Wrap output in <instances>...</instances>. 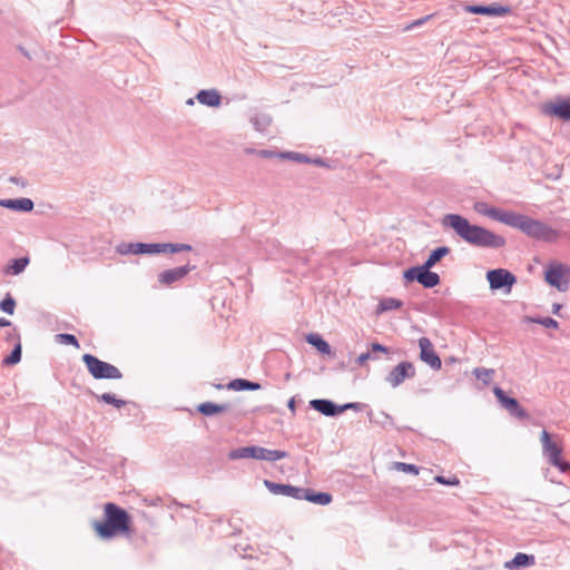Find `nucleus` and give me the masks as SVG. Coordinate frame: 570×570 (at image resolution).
<instances>
[{"label":"nucleus","instance_id":"ea45409f","mask_svg":"<svg viewBox=\"0 0 570 570\" xmlns=\"http://www.w3.org/2000/svg\"><path fill=\"white\" fill-rule=\"evenodd\" d=\"M365 406H366V404L358 403V402L345 403V404L340 405V414L344 413L346 410L360 411Z\"/></svg>","mask_w":570,"mask_h":570},{"label":"nucleus","instance_id":"f8f14e48","mask_svg":"<svg viewBox=\"0 0 570 570\" xmlns=\"http://www.w3.org/2000/svg\"><path fill=\"white\" fill-rule=\"evenodd\" d=\"M415 367L412 362L403 361L394 366L385 377L393 389L400 386L405 380L413 379L415 376Z\"/></svg>","mask_w":570,"mask_h":570},{"label":"nucleus","instance_id":"6e6552de","mask_svg":"<svg viewBox=\"0 0 570 570\" xmlns=\"http://www.w3.org/2000/svg\"><path fill=\"white\" fill-rule=\"evenodd\" d=\"M403 278L405 282H417L425 288H433L441 283L440 275L423 264L405 269Z\"/></svg>","mask_w":570,"mask_h":570},{"label":"nucleus","instance_id":"6ab92c4d","mask_svg":"<svg viewBox=\"0 0 570 570\" xmlns=\"http://www.w3.org/2000/svg\"><path fill=\"white\" fill-rule=\"evenodd\" d=\"M309 406L325 416L340 415V405L328 399H314L309 401Z\"/></svg>","mask_w":570,"mask_h":570},{"label":"nucleus","instance_id":"8fccbe9b","mask_svg":"<svg viewBox=\"0 0 570 570\" xmlns=\"http://www.w3.org/2000/svg\"><path fill=\"white\" fill-rule=\"evenodd\" d=\"M11 325H12L11 321H9L4 317H0V327H9Z\"/></svg>","mask_w":570,"mask_h":570},{"label":"nucleus","instance_id":"c85d7f7f","mask_svg":"<svg viewBox=\"0 0 570 570\" xmlns=\"http://www.w3.org/2000/svg\"><path fill=\"white\" fill-rule=\"evenodd\" d=\"M450 247L448 246H439L431 250L429 257L423 263L424 266L432 268L436 263H439L443 257H445L450 253Z\"/></svg>","mask_w":570,"mask_h":570},{"label":"nucleus","instance_id":"a19ab883","mask_svg":"<svg viewBox=\"0 0 570 570\" xmlns=\"http://www.w3.org/2000/svg\"><path fill=\"white\" fill-rule=\"evenodd\" d=\"M434 480L440 483V484H444V485H458L460 483L459 479L453 476V478H446V476H443V475H436L434 478Z\"/></svg>","mask_w":570,"mask_h":570},{"label":"nucleus","instance_id":"a211bd4d","mask_svg":"<svg viewBox=\"0 0 570 570\" xmlns=\"http://www.w3.org/2000/svg\"><path fill=\"white\" fill-rule=\"evenodd\" d=\"M264 485L273 494L289 497L296 500H302L304 493V488L294 487L292 484L285 483H276L269 480H264Z\"/></svg>","mask_w":570,"mask_h":570},{"label":"nucleus","instance_id":"4468645a","mask_svg":"<svg viewBox=\"0 0 570 570\" xmlns=\"http://www.w3.org/2000/svg\"><path fill=\"white\" fill-rule=\"evenodd\" d=\"M195 268V265L186 264L184 266L166 269L158 274L157 281L160 286L170 287L185 278Z\"/></svg>","mask_w":570,"mask_h":570},{"label":"nucleus","instance_id":"c756f323","mask_svg":"<svg viewBox=\"0 0 570 570\" xmlns=\"http://www.w3.org/2000/svg\"><path fill=\"white\" fill-rule=\"evenodd\" d=\"M367 416H368L370 422L375 423V424L382 426L383 429L395 428L393 417L385 412H380V414L377 416H374L373 411L370 410L367 413Z\"/></svg>","mask_w":570,"mask_h":570},{"label":"nucleus","instance_id":"f704fd0d","mask_svg":"<svg viewBox=\"0 0 570 570\" xmlns=\"http://www.w3.org/2000/svg\"><path fill=\"white\" fill-rule=\"evenodd\" d=\"M473 374L484 385H488L491 382V380H492V377L494 375V370H492V368H484V367H475L474 371H473Z\"/></svg>","mask_w":570,"mask_h":570},{"label":"nucleus","instance_id":"49530a36","mask_svg":"<svg viewBox=\"0 0 570 570\" xmlns=\"http://www.w3.org/2000/svg\"><path fill=\"white\" fill-rule=\"evenodd\" d=\"M9 180H10L11 183L16 184V185L21 186V187L27 186V181H26V179H24V178H22V177L11 176V177L9 178Z\"/></svg>","mask_w":570,"mask_h":570},{"label":"nucleus","instance_id":"b1692460","mask_svg":"<svg viewBox=\"0 0 570 570\" xmlns=\"http://www.w3.org/2000/svg\"><path fill=\"white\" fill-rule=\"evenodd\" d=\"M230 409L228 403L217 404L214 402H204L197 406L198 413L204 416H213L223 412H226Z\"/></svg>","mask_w":570,"mask_h":570},{"label":"nucleus","instance_id":"412c9836","mask_svg":"<svg viewBox=\"0 0 570 570\" xmlns=\"http://www.w3.org/2000/svg\"><path fill=\"white\" fill-rule=\"evenodd\" d=\"M196 99L199 104L212 108L222 105V96L217 89H202L197 92Z\"/></svg>","mask_w":570,"mask_h":570},{"label":"nucleus","instance_id":"72a5a7b5","mask_svg":"<svg viewBox=\"0 0 570 570\" xmlns=\"http://www.w3.org/2000/svg\"><path fill=\"white\" fill-rule=\"evenodd\" d=\"M277 156L282 159H288V160L303 163V164L309 163V160H311V157H308L304 154H301V153H295V151H283V153H278Z\"/></svg>","mask_w":570,"mask_h":570},{"label":"nucleus","instance_id":"cd10ccee","mask_svg":"<svg viewBox=\"0 0 570 570\" xmlns=\"http://www.w3.org/2000/svg\"><path fill=\"white\" fill-rule=\"evenodd\" d=\"M22 355V345H21V336L20 334H16V343L8 356L2 360V364L6 366H12L18 364L21 361Z\"/></svg>","mask_w":570,"mask_h":570},{"label":"nucleus","instance_id":"4be33fe9","mask_svg":"<svg viewBox=\"0 0 570 570\" xmlns=\"http://www.w3.org/2000/svg\"><path fill=\"white\" fill-rule=\"evenodd\" d=\"M535 558L533 554L518 552L510 561L505 562V568L509 570H521L533 566Z\"/></svg>","mask_w":570,"mask_h":570},{"label":"nucleus","instance_id":"393cba45","mask_svg":"<svg viewBox=\"0 0 570 570\" xmlns=\"http://www.w3.org/2000/svg\"><path fill=\"white\" fill-rule=\"evenodd\" d=\"M306 342L315 347L321 354L330 355L332 353V347L328 342L317 333L307 334Z\"/></svg>","mask_w":570,"mask_h":570},{"label":"nucleus","instance_id":"de8ad7c7","mask_svg":"<svg viewBox=\"0 0 570 570\" xmlns=\"http://www.w3.org/2000/svg\"><path fill=\"white\" fill-rule=\"evenodd\" d=\"M16 334H20L17 328H14L12 332H8L6 335V341L7 342L16 341Z\"/></svg>","mask_w":570,"mask_h":570},{"label":"nucleus","instance_id":"864d4df0","mask_svg":"<svg viewBox=\"0 0 570 570\" xmlns=\"http://www.w3.org/2000/svg\"><path fill=\"white\" fill-rule=\"evenodd\" d=\"M187 105L193 106V105H194V99H193V98H189V99L187 100Z\"/></svg>","mask_w":570,"mask_h":570},{"label":"nucleus","instance_id":"f3484780","mask_svg":"<svg viewBox=\"0 0 570 570\" xmlns=\"http://www.w3.org/2000/svg\"><path fill=\"white\" fill-rule=\"evenodd\" d=\"M566 272H569V268L566 265L552 264L546 271V282L560 292H564L568 288V282H562V277Z\"/></svg>","mask_w":570,"mask_h":570},{"label":"nucleus","instance_id":"58836bf2","mask_svg":"<svg viewBox=\"0 0 570 570\" xmlns=\"http://www.w3.org/2000/svg\"><path fill=\"white\" fill-rule=\"evenodd\" d=\"M531 322L540 324L547 328H558L559 323L552 317H538L531 318Z\"/></svg>","mask_w":570,"mask_h":570},{"label":"nucleus","instance_id":"aec40b11","mask_svg":"<svg viewBox=\"0 0 570 570\" xmlns=\"http://www.w3.org/2000/svg\"><path fill=\"white\" fill-rule=\"evenodd\" d=\"M0 207L20 213H30L35 204L30 198L0 199Z\"/></svg>","mask_w":570,"mask_h":570},{"label":"nucleus","instance_id":"9b49d317","mask_svg":"<svg viewBox=\"0 0 570 570\" xmlns=\"http://www.w3.org/2000/svg\"><path fill=\"white\" fill-rule=\"evenodd\" d=\"M542 112L552 116L564 122H570V97H557L553 101L542 105Z\"/></svg>","mask_w":570,"mask_h":570},{"label":"nucleus","instance_id":"a18cd8bd","mask_svg":"<svg viewBox=\"0 0 570 570\" xmlns=\"http://www.w3.org/2000/svg\"><path fill=\"white\" fill-rule=\"evenodd\" d=\"M308 164H314V165L320 166V167H328L326 160L323 159V158H320V157L311 158Z\"/></svg>","mask_w":570,"mask_h":570},{"label":"nucleus","instance_id":"f03ea898","mask_svg":"<svg viewBox=\"0 0 570 570\" xmlns=\"http://www.w3.org/2000/svg\"><path fill=\"white\" fill-rule=\"evenodd\" d=\"M509 226L521 230L532 239L544 243H556L561 236L570 234V219H559L554 228L542 220L515 212Z\"/></svg>","mask_w":570,"mask_h":570},{"label":"nucleus","instance_id":"4c0bfd02","mask_svg":"<svg viewBox=\"0 0 570 570\" xmlns=\"http://www.w3.org/2000/svg\"><path fill=\"white\" fill-rule=\"evenodd\" d=\"M394 469L404 473L417 474L420 469L415 464L405 462H394Z\"/></svg>","mask_w":570,"mask_h":570},{"label":"nucleus","instance_id":"c9c22d12","mask_svg":"<svg viewBox=\"0 0 570 570\" xmlns=\"http://www.w3.org/2000/svg\"><path fill=\"white\" fill-rule=\"evenodd\" d=\"M55 341L57 343H59V344L71 345V346H75L77 348L80 347L78 338L73 334H69V333L56 334Z\"/></svg>","mask_w":570,"mask_h":570},{"label":"nucleus","instance_id":"7c9ffc66","mask_svg":"<svg viewBox=\"0 0 570 570\" xmlns=\"http://www.w3.org/2000/svg\"><path fill=\"white\" fill-rule=\"evenodd\" d=\"M403 306V302L394 298V297H386L381 299L377 306V313H383L387 311L399 309Z\"/></svg>","mask_w":570,"mask_h":570},{"label":"nucleus","instance_id":"423d86ee","mask_svg":"<svg viewBox=\"0 0 570 570\" xmlns=\"http://www.w3.org/2000/svg\"><path fill=\"white\" fill-rule=\"evenodd\" d=\"M81 361L86 365L89 374L95 380H120V379H122V373L117 366H115L108 362L101 361L100 358H98L97 356H95L92 354H88V353L83 354L81 357Z\"/></svg>","mask_w":570,"mask_h":570},{"label":"nucleus","instance_id":"79ce46f5","mask_svg":"<svg viewBox=\"0 0 570 570\" xmlns=\"http://www.w3.org/2000/svg\"><path fill=\"white\" fill-rule=\"evenodd\" d=\"M432 18V14H429V16H425V17H422L420 19H416L414 20L411 24H409L405 30H410V29H413V28H416V27H420L422 24H424L428 20H430Z\"/></svg>","mask_w":570,"mask_h":570},{"label":"nucleus","instance_id":"20e7f679","mask_svg":"<svg viewBox=\"0 0 570 570\" xmlns=\"http://www.w3.org/2000/svg\"><path fill=\"white\" fill-rule=\"evenodd\" d=\"M191 245L176 243H119L115 250L119 255H156L161 253L190 252Z\"/></svg>","mask_w":570,"mask_h":570},{"label":"nucleus","instance_id":"c03bdc74","mask_svg":"<svg viewBox=\"0 0 570 570\" xmlns=\"http://www.w3.org/2000/svg\"><path fill=\"white\" fill-rule=\"evenodd\" d=\"M371 350H372V352H374V353H375V352L387 353V351H389V348H387L385 345H383V344H381V343H379V342H374V343H372V344H371Z\"/></svg>","mask_w":570,"mask_h":570},{"label":"nucleus","instance_id":"ddd939ff","mask_svg":"<svg viewBox=\"0 0 570 570\" xmlns=\"http://www.w3.org/2000/svg\"><path fill=\"white\" fill-rule=\"evenodd\" d=\"M473 209L480 215L487 216L489 218H492V219H494L499 223L505 224L508 226L510 225V223L512 220V216L514 214V212H512V210H503V209L490 206L489 204H487L484 202L474 203Z\"/></svg>","mask_w":570,"mask_h":570},{"label":"nucleus","instance_id":"09e8293b","mask_svg":"<svg viewBox=\"0 0 570 570\" xmlns=\"http://www.w3.org/2000/svg\"><path fill=\"white\" fill-rule=\"evenodd\" d=\"M288 409L292 411V413H295L296 410V401L295 397H291L287 402Z\"/></svg>","mask_w":570,"mask_h":570},{"label":"nucleus","instance_id":"5701e85b","mask_svg":"<svg viewBox=\"0 0 570 570\" xmlns=\"http://www.w3.org/2000/svg\"><path fill=\"white\" fill-rule=\"evenodd\" d=\"M332 494L328 492H316L313 489L304 488V493L302 500H306L308 502L327 505L332 502Z\"/></svg>","mask_w":570,"mask_h":570},{"label":"nucleus","instance_id":"37998d69","mask_svg":"<svg viewBox=\"0 0 570 570\" xmlns=\"http://www.w3.org/2000/svg\"><path fill=\"white\" fill-rule=\"evenodd\" d=\"M371 358H374L371 354L370 351L365 352V353H362L357 358H356V363L358 365H364L366 361L371 360Z\"/></svg>","mask_w":570,"mask_h":570},{"label":"nucleus","instance_id":"2f4dec72","mask_svg":"<svg viewBox=\"0 0 570 570\" xmlns=\"http://www.w3.org/2000/svg\"><path fill=\"white\" fill-rule=\"evenodd\" d=\"M99 401L110 404L115 406L116 409H121L127 404V401L117 399L115 394L112 393H102L100 395H95Z\"/></svg>","mask_w":570,"mask_h":570},{"label":"nucleus","instance_id":"2eb2a0df","mask_svg":"<svg viewBox=\"0 0 570 570\" xmlns=\"http://www.w3.org/2000/svg\"><path fill=\"white\" fill-rule=\"evenodd\" d=\"M420 360L426 363L432 370H440L442 361L438 353L434 351L431 341L428 337L419 338Z\"/></svg>","mask_w":570,"mask_h":570},{"label":"nucleus","instance_id":"5fc2aeb1","mask_svg":"<svg viewBox=\"0 0 570 570\" xmlns=\"http://www.w3.org/2000/svg\"><path fill=\"white\" fill-rule=\"evenodd\" d=\"M223 387H224V385H223V384H217V385H216V389H218V390H219V389H223Z\"/></svg>","mask_w":570,"mask_h":570},{"label":"nucleus","instance_id":"3c124183","mask_svg":"<svg viewBox=\"0 0 570 570\" xmlns=\"http://www.w3.org/2000/svg\"><path fill=\"white\" fill-rule=\"evenodd\" d=\"M560 308H561V305H560V304H558V303H554V304L552 305V313H553V314H558V313H559V311H560Z\"/></svg>","mask_w":570,"mask_h":570},{"label":"nucleus","instance_id":"a878e982","mask_svg":"<svg viewBox=\"0 0 570 570\" xmlns=\"http://www.w3.org/2000/svg\"><path fill=\"white\" fill-rule=\"evenodd\" d=\"M226 387L228 390L240 392V391H257L262 386L258 382L249 381L246 379H234L226 385Z\"/></svg>","mask_w":570,"mask_h":570},{"label":"nucleus","instance_id":"473e14b6","mask_svg":"<svg viewBox=\"0 0 570 570\" xmlns=\"http://www.w3.org/2000/svg\"><path fill=\"white\" fill-rule=\"evenodd\" d=\"M17 306V302L10 293H7L6 296L0 301V311L12 315L14 313Z\"/></svg>","mask_w":570,"mask_h":570},{"label":"nucleus","instance_id":"0eeeda50","mask_svg":"<svg viewBox=\"0 0 570 570\" xmlns=\"http://www.w3.org/2000/svg\"><path fill=\"white\" fill-rule=\"evenodd\" d=\"M542 453L547 461L560 472H570V462L561 458L562 448L552 441L551 434L543 430L541 433Z\"/></svg>","mask_w":570,"mask_h":570},{"label":"nucleus","instance_id":"1a4fd4ad","mask_svg":"<svg viewBox=\"0 0 570 570\" xmlns=\"http://www.w3.org/2000/svg\"><path fill=\"white\" fill-rule=\"evenodd\" d=\"M487 281L489 282L491 291L502 289L509 294L517 283V276L505 268H494L487 272Z\"/></svg>","mask_w":570,"mask_h":570},{"label":"nucleus","instance_id":"f257e3e1","mask_svg":"<svg viewBox=\"0 0 570 570\" xmlns=\"http://www.w3.org/2000/svg\"><path fill=\"white\" fill-rule=\"evenodd\" d=\"M442 225L453 229L461 239L474 247L499 249L507 244L503 236L485 227L471 224L460 214H446L442 219Z\"/></svg>","mask_w":570,"mask_h":570},{"label":"nucleus","instance_id":"bb28decb","mask_svg":"<svg viewBox=\"0 0 570 570\" xmlns=\"http://www.w3.org/2000/svg\"><path fill=\"white\" fill-rule=\"evenodd\" d=\"M30 259L28 256L11 259L4 268L7 275H19L29 265Z\"/></svg>","mask_w":570,"mask_h":570},{"label":"nucleus","instance_id":"e433bc0d","mask_svg":"<svg viewBox=\"0 0 570 570\" xmlns=\"http://www.w3.org/2000/svg\"><path fill=\"white\" fill-rule=\"evenodd\" d=\"M250 121L257 130L263 131L271 125L272 118L266 114H262L254 116Z\"/></svg>","mask_w":570,"mask_h":570},{"label":"nucleus","instance_id":"7ed1b4c3","mask_svg":"<svg viewBox=\"0 0 570 570\" xmlns=\"http://www.w3.org/2000/svg\"><path fill=\"white\" fill-rule=\"evenodd\" d=\"M105 520L96 521L94 527L101 539H111L117 534L126 533L129 530L130 514L115 503L105 504Z\"/></svg>","mask_w":570,"mask_h":570},{"label":"nucleus","instance_id":"39448f33","mask_svg":"<svg viewBox=\"0 0 570 570\" xmlns=\"http://www.w3.org/2000/svg\"><path fill=\"white\" fill-rule=\"evenodd\" d=\"M288 456L286 451L282 450H269L258 445H248L233 449L228 453V459L232 461L240 459H255L265 460L269 462L278 461Z\"/></svg>","mask_w":570,"mask_h":570},{"label":"nucleus","instance_id":"dca6fc26","mask_svg":"<svg viewBox=\"0 0 570 570\" xmlns=\"http://www.w3.org/2000/svg\"><path fill=\"white\" fill-rule=\"evenodd\" d=\"M465 11L472 14H482L488 17H504L510 13L511 9L507 6L498 3L491 4H469L465 7Z\"/></svg>","mask_w":570,"mask_h":570},{"label":"nucleus","instance_id":"9d476101","mask_svg":"<svg viewBox=\"0 0 570 570\" xmlns=\"http://www.w3.org/2000/svg\"><path fill=\"white\" fill-rule=\"evenodd\" d=\"M493 393L500 405L505 409L512 416L519 420L529 419V413L520 405L519 401L507 395L504 390H502L500 386H494Z\"/></svg>","mask_w":570,"mask_h":570},{"label":"nucleus","instance_id":"603ef678","mask_svg":"<svg viewBox=\"0 0 570 570\" xmlns=\"http://www.w3.org/2000/svg\"><path fill=\"white\" fill-rule=\"evenodd\" d=\"M262 155H263L264 157H272V156H274V153H273V151H269V150H262Z\"/></svg>","mask_w":570,"mask_h":570}]
</instances>
